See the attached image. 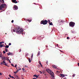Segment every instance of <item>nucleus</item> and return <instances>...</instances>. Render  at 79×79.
Masks as SVG:
<instances>
[{"label":"nucleus","mask_w":79,"mask_h":79,"mask_svg":"<svg viewBox=\"0 0 79 79\" xmlns=\"http://www.w3.org/2000/svg\"><path fill=\"white\" fill-rule=\"evenodd\" d=\"M13 32H16V33H22L23 31L21 30L20 27L17 26L16 28L13 30Z\"/></svg>","instance_id":"1"},{"label":"nucleus","mask_w":79,"mask_h":79,"mask_svg":"<svg viewBox=\"0 0 79 79\" xmlns=\"http://www.w3.org/2000/svg\"><path fill=\"white\" fill-rule=\"evenodd\" d=\"M2 60L3 61L2 62L1 64H4V65H5V66H7V64H6V63H5V61H6V59H7V57H2Z\"/></svg>","instance_id":"2"},{"label":"nucleus","mask_w":79,"mask_h":79,"mask_svg":"<svg viewBox=\"0 0 79 79\" xmlns=\"http://www.w3.org/2000/svg\"><path fill=\"white\" fill-rule=\"evenodd\" d=\"M46 71L48 72V73L49 74H50V75H51L52 76V77H54V75H53V73L52 71V70H51L50 69H46Z\"/></svg>","instance_id":"3"},{"label":"nucleus","mask_w":79,"mask_h":79,"mask_svg":"<svg viewBox=\"0 0 79 79\" xmlns=\"http://www.w3.org/2000/svg\"><path fill=\"white\" fill-rule=\"evenodd\" d=\"M47 20H42L40 23V24H43V25H45L47 24Z\"/></svg>","instance_id":"4"},{"label":"nucleus","mask_w":79,"mask_h":79,"mask_svg":"<svg viewBox=\"0 0 79 79\" xmlns=\"http://www.w3.org/2000/svg\"><path fill=\"white\" fill-rule=\"evenodd\" d=\"M69 25L70 27H74V25H75V23L73 22H71L69 23Z\"/></svg>","instance_id":"5"},{"label":"nucleus","mask_w":79,"mask_h":79,"mask_svg":"<svg viewBox=\"0 0 79 79\" xmlns=\"http://www.w3.org/2000/svg\"><path fill=\"white\" fill-rule=\"evenodd\" d=\"M6 6V4H0V10H2V8H4Z\"/></svg>","instance_id":"6"},{"label":"nucleus","mask_w":79,"mask_h":79,"mask_svg":"<svg viewBox=\"0 0 79 79\" xmlns=\"http://www.w3.org/2000/svg\"><path fill=\"white\" fill-rule=\"evenodd\" d=\"M18 9V6H14L13 7V10H16Z\"/></svg>","instance_id":"7"},{"label":"nucleus","mask_w":79,"mask_h":79,"mask_svg":"<svg viewBox=\"0 0 79 79\" xmlns=\"http://www.w3.org/2000/svg\"><path fill=\"white\" fill-rule=\"evenodd\" d=\"M12 2L14 3H18V2L16 1V0H12Z\"/></svg>","instance_id":"8"},{"label":"nucleus","mask_w":79,"mask_h":79,"mask_svg":"<svg viewBox=\"0 0 79 79\" xmlns=\"http://www.w3.org/2000/svg\"><path fill=\"white\" fill-rule=\"evenodd\" d=\"M60 76H61V77H65V74H60Z\"/></svg>","instance_id":"9"},{"label":"nucleus","mask_w":79,"mask_h":79,"mask_svg":"<svg viewBox=\"0 0 79 79\" xmlns=\"http://www.w3.org/2000/svg\"><path fill=\"white\" fill-rule=\"evenodd\" d=\"M26 21H28L29 23H30V22H31L32 21V20H29L28 19H26Z\"/></svg>","instance_id":"10"},{"label":"nucleus","mask_w":79,"mask_h":79,"mask_svg":"<svg viewBox=\"0 0 79 79\" xmlns=\"http://www.w3.org/2000/svg\"><path fill=\"white\" fill-rule=\"evenodd\" d=\"M52 68H55V69H56V68H57V66H55V65H52Z\"/></svg>","instance_id":"11"},{"label":"nucleus","mask_w":79,"mask_h":79,"mask_svg":"<svg viewBox=\"0 0 79 79\" xmlns=\"http://www.w3.org/2000/svg\"><path fill=\"white\" fill-rule=\"evenodd\" d=\"M31 60H32V59H33V53L31 54Z\"/></svg>","instance_id":"12"},{"label":"nucleus","mask_w":79,"mask_h":79,"mask_svg":"<svg viewBox=\"0 0 79 79\" xmlns=\"http://www.w3.org/2000/svg\"><path fill=\"white\" fill-rule=\"evenodd\" d=\"M40 55V52H39L38 53V54L37 55V56H39V55Z\"/></svg>","instance_id":"13"},{"label":"nucleus","mask_w":79,"mask_h":79,"mask_svg":"<svg viewBox=\"0 0 79 79\" xmlns=\"http://www.w3.org/2000/svg\"><path fill=\"white\" fill-rule=\"evenodd\" d=\"M33 76L34 77H36V78H37V77H38V76H37V75H36V74H35L33 75Z\"/></svg>","instance_id":"14"},{"label":"nucleus","mask_w":79,"mask_h":79,"mask_svg":"<svg viewBox=\"0 0 79 79\" xmlns=\"http://www.w3.org/2000/svg\"><path fill=\"white\" fill-rule=\"evenodd\" d=\"M28 60L30 63H31V58H28Z\"/></svg>","instance_id":"15"},{"label":"nucleus","mask_w":79,"mask_h":79,"mask_svg":"<svg viewBox=\"0 0 79 79\" xmlns=\"http://www.w3.org/2000/svg\"><path fill=\"white\" fill-rule=\"evenodd\" d=\"M5 48H9V46L6 45V46H5Z\"/></svg>","instance_id":"16"},{"label":"nucleus","mask_w":79,"mask_h":79,"mask_svg":"<svg viewBox=\"0 0 79 79\" xmlns=\"http://www.w3.org/2000/svg\"><path fill=\"white\" fill-rule=\"evenodd\" d=\"M0 2L2 3H4V0H0Z\"/></svg>","instance_id":"17"},{"label":"nucleus","mask_w":79,"mask_h":79,"mask_svg":"<svg viewBox=\"0 0 79 79\" xmlns=\"http://www.w3.org/2000/svg\"><path fill=\"white\" fill-rule=\"evenodd\" d=\"M49 24L51 26H53V24L52 23V22L49 23Z\"/></svg>","instance_id":"18"},{"label":"nucleus","mask_w":79,"mask_h":79,"mask_svg":"<svg viewBox=\"0 0 79 79\" xmlns=\"http://www.w3.org/2000/svg\"><path fill=\"white\" fill-rule=\"evenodd\" d=\"M3 44H1L0 45V48H2V47H3Z\"/></svg>","instance_id":"19"},{"label":"nucleus","mask_w":79,"mask_h":79,"mask_svg":"<svg viewBox=\"0 0 79 79\" xmlns=\"http://www.w3.org/2000/svg\"><path fill=\"white\" fill-rule=\"evenodd\" d=\"M7 61H8V60H9V63H11V61H10V59H7Z\"/></svg>","instance_id":"20"},{"label":"nucleus","mask_w":79,"mask_h":79,"mask_svg":"<svg viewBox=\"0 0 79 79\" xmlns=\"http://www.w3.org/2000/svg\"><path fill=\"white\" fill-rule=\"evenodd\" d=\"M47 23H51L50 20H48V21H47Z\"/></svg>","instance_id":"21"},{"label":"nucleus","mask_w":79,"mask_h":79,"mask_svg":"<svg viewBox=\"0 0 79 79\" xmlns=\"http://www.w3.org/2000/svg\"><path fill=\"white\" fill-rule=\"evenodd\" d=\"M61 23H64V20H61Z\"/></svg>","instance_id":"22"},{"label":"nucleus","mask_w":79,"mask_h":79,"mask_svg":"<svg viewBox=\"0 0 79 79\" xmlns=\"http://www.w3.org/2000/svg\"><path fill=\"white\" fill-rule=\"evenodd\" d=\"M10 54H11V52H8L7 53V55H10Z\"/></svg>","instance_id":"23"},{"label":"nucleus","mask_w":79,"mask_h":79,"mask_svg":"<svg viewBox=\"0 0 79 79\" xmlns=\"http://www.w3.org/2000/svg\"><path fill=\"white\" fill-rule=\"evenodd\" d=\"M5 50L6 52H8V50L6 48L5 49Z\"/></svg>","instance_id":"24"},{"label":"nucleus","mask_w":79,"mask_h":79,"mask_svg":"<svg viewBox=\"0 0 79 79\" xmlns=\"http://www.w3.org/2000/svg\"><path fill=\"white\" fill-rule=\"evenodd\" d=\"M2 52H1V53H0V58L2 57Z\"/></svg>","instance_id":"25"},{"label":"nucleus","mask_w":79,"mask_h":79,"mask_svg":"<svg viewBox=\"0 0 79 79\" xmlns=\"http://www.w3.org/2000/svg\"><path fill=\"white\" fill-rule=\"evenodd\" d=\"M22 69L23 71H24V70H25V69H24L23 68H22Z\"/></svg>","instance_id":"26"},{"label":"nucleus","mask_w":79,"mask_h":79,"mask_svg":"<svg viewBox=\"0 0 79 79\" xmlns=\"http://www.w3.org/2000/svg\"><path fill=\"white\" fill-rule=\"evenodd\" d=\"M18 73L17 71L16 72H14V73L15 74H16V73Z\"/></svg>","instance_id":"27"},{"label":"nucleus","mask_w":79,"mask_h":79,"mask_svg":"<svg viewBox=\"0 0 79 79\" xmlns=\"http://www.w3.org/2000/svg\"><path fill=\"white\" fill-rule=\"evenodd\" d=\"M42 73H43V74H45V72L44 71H42Z\"/></svg>","instance_id":"28"},{"label":"nucleus","mask_w":79,"mask_h":79,"mask_svg":"<svg viewBox=\"0 0 79 79\" xmlns=\"http://www.w3.org/2000/svg\"><path fill=\"white\" fill-rule=\"evenodd\" d=\"M3 42H0V45H1V44H2V43H3Z\"/></svg>","instance_id":"29"},{"label":"nucleus","mask_w":79,"mask_h":79,"mask_svg":"<svg viewBox=\"0 0 79 79\" xmlns=\"http://www.w3.org/2000/svg\"><path fill=\"white\" fill-rule=\"evenodd\" d=\"M19 52H21V49H19Z\"/></svg>","instance_id":"30"},{"label":"nucleus","mask_w":79,"mask_h":79,"mask_svg":"<svg viewBox=\"0 0 79 79\" xmlns=\"http://www.w3.org/2000/svg\"><path fill=\"white\" fill-rule=\"evenodd\" d=\"M39 72L40 73V74H42L43 73L41 71H40Z\"/></svg>","instance_id":"31"},{"label":"nucleus","mask_w":79,"mask_h":79,"mask_svg":"<svg viewBox=\"0 0 79 79\" xmlns=\"http://www.w3.org/2000/svg\"><path fill=\"white\" fill-rule=\"evenodd\" d=\"M11 78H12V79H14V77L13 76H11Z\"/></svg>","instance_id":"32"},{"label":"nucleus","mask_w":79,"mask_h":79,"mask_svg":"<svg viewBox=\"0 0 79 79\" xmlns=\"http://www.w3.org/2000/svg\"><path fill=\"white\" fill-rule=\"evenodd\" d=\"M17 64H16L15 66V68H17Z\"/></svg>","instance_id":"33"},{"label":"nucleus","mask_w":79,"mask_h":79,"mask_svg":"<svg viewBox=\"0 0 79 79\" xmlns=\"http://www.w3.org/2000/svg\"><path fill=\"white\" fill-rule=\"evenodd\" d=\"M11 45V43H9V45Z\"/></svg>","instance_id":"34"},{"label":"nucleus","mask_w":79,"mask_h":79,"mask_svg":"<svg viewBox=\"0 0 79 79\" xmlns=\"http://www.w3.org/2000/svg\"><path fill=\"white\" fill-rule=\"evenodd\" d=\"M3 53H4V54H5V53L6 52H5V51H3Z\"/></svg>","instance_id":"35"},{"label":"nucleus","mask_w":79,"mask_h":79,"mask_svg":"<svg viewBox=\"0 0 79 79\" xmlns=\"http://www.w3.org/2000/svg\"><path fill=\"white\" fill-rule=\"evenodd\" d=\"M9 77H11V75L10 74L9 75Z\"/></svg>","instance_id":"36"},{"label":"nucleus","mask_w":79,"mask_h":79,"mask_svg":"<svg viewBox=\"0 0 79 79\" xmlns=\"http://www.w3.org/2000/svg\"><path fill=\"white\" fill-rule=\"evenodd\" d=\"M14 22V20H12L11 23H13Z\"/></svg>","instance_id":"37"},{"label":"nucleus","mask_w":79,"mask_h":79,"mask_svg":"<svg viewBox=\"0 0 79 79\" xmlns=\"http://www.w3.org/2000/svg\"><path fill=\"white\" fill-rule=\"evenodd\" d=\"M25 67H26V68H28V66H26V65H25Z\"/></svg>","instance_id":"38"},{"label":"nucleus","mask_w":79,"mask_h":79,"mask_svg":"<svg viewBox=\"0 0 79 79\" xmlns=\"http://www.w3.org/2000/svg\"><path fill=\"white\" fill-rule=\"evenodd\" d=\"M74 76H75V75H73L72 77H74Z\"/></svg>","instance_id":"39"},{"label":"nucleus","mask_w":79,"mask_h":79,"mask_svg":"<svg viewBox=\"0 0 79 79\" xmlns=\"http://www.w3.org/2000/svg\"><path fill=\"white\" fill-rule=\"evenodd\" d=\"M40 65H41V67H42V68H43V67H42V64H40Z\"/></svg>","instance_id":"40"},{"label":"nucleus","mask_w":79,"mask_h":79,"mask_svg":"<svg viewBox=\"0 0 79 79\" xmlns=\"http://www.w3.org/2000/svg\"><path fill=\"white\" fill-rule=\"evenodd\" d=\"M11 66H12L15 67V66H14V65H13V64H11Z\"/></svg>","instance_id":"41"},{"label":"nucleus","mask_w":79,"mask_h":79,"mask_svg":"<svg viewBox=\"0 0 79 79\" xmlns=\"http://www.w3.org/2000/svg\"><path fill=\"white\" fill-rule=\"evenodd\" d=\"M46 64H48V61H46Z\"/></svg>","instance_id":"42"},{"label":"nucleus","mask_w":79,"mask_h":79,"mask_svg":"<svg viewBox=\"0 0 79 79\" xmlns=\"http://www.w3.org/2000/svg\"><path fill=\"white\" fill-rule=\"evenodd\" d=\"M17 72H19V70H17Z\"/></svg>","instance_id":"43"},{"label":"nucleus","mask_w":79,"mask_h":79,"mask_svg":"<svg viewBox=\"0 0 79 79\" xmlns=\"http://www.w3.org/2000/svg\"><path fill=\"white\" fill-rule=\"evenodd\" d=\"M21 68H19V70H21Z\"/></svg>","instance_id":"44"},{"label":"nucleus","mask_w":79,"mask_h":79,"mask_svg":"<svg viewBox=\"0 0 79 79\" xmlns=\"http://www.w3.org/2000/svg\"><path fill=\"white\" fill-rule=\"evenodd\" d=\"M39 63L40 64H40H41V63H40V62L39 61Z\"/></svg>","instance_id":"45"},{"label":"nucleus","mask_w":79,"mask_h":79,"mask_svg":"<svg viewBox=\"0 0 79 79\" xmlns=\"http://www.w3.org/2000/svg\"><path fill=\"white\" fill-rule=\"evenodd\" d=\"M67 39H69V37H67Z\"/></svg>","instance_id":"46"},{"label":"nucleus","mask_w":79,"mask_h":79,"mask_svg":"<svg viewBox=\"0 0 79 79\" xmlns=\"http://www.w3.org/2000/svg\"><path fill=\"white\" fill-rule=\"evenodd\" d=\"M12 55V53H10V55Z\"/></svg>","instance_id":"47"},{"label":"nucleus","mask_w":79,"mask_h":79,"mask_svg":"<svg viewBox=\"0 0 79 79\" xmlns=\"http://www.w3.org/2000/svg\"><path fill=\"white\" fill-rule=\"evenodd\" d=\"M77 64H78V66H79V63H77Z\"/></svg>","instance_id":"48"},{"label":"nucleus","mask_w":79,"mask_h":79,"mask_svg":"<svg viewBox=\"0 0 79 79\" xmlns=\"http://www.w3.org/2000/svg\"><path fill=\"white\" fill-rule=\"evenodd\" d=\"M33 79H37V78H33Z\"/></svg>","instance_id":"49"},{"label":"nucleus","mask_w":79,"mask_h":79,"mask_svg":"<svg viewBox=\"0 0 79 79\" xmlns=\"http://www.w3.org/2000/svg\"><path fill=\"white\" fill-rule=\"evenodd\" d=\"M0 75H2V73H0Z\"/></svg>","instance_id":"50"},{"label":"nucleus","mask_w":79,"mask_h":79,"mask_svg":"<svg viewBox=\"0 0 79 79\" xmlns=\"http://www.w3.org/2000/svg\"><path fill=\"white\" fill-rule=\"evenodd\" d=\"M56 45H57V46H58V44H57Z\"/></svg>","instance_id":"51"},{"label":"nucleus","mask_w":79,"mask_h":79,"mask_svg":"<svg viewBox=\"0 0 79 79\" xmlns=\"http://www.w3.org/2000/svg\"><path fill=\"white\" fill-rule=\"evenodd\" d=\"M58 72H59L58 71H56V72H57V73H58Z\"/></svg>","instance_id":"52"},{"label":"nucleus","mask_w":79,"mask_h":79,"mask_svg":"<svg viewBox=\"0 0 79 79\" xmlns=\"http://www.w3.org/2000/svg\"><path fill=\"white\" fill-rule=\"evenodd\" d=\"M67 75H65V76H67Z\"/></svg>","instance_id":"53"},{"label":"nucleus","mask_w":79,"mask_h":79,"mask_svg":"<svg viewBox=\"0 0 79 79\" xmlns=\"http://www.w3.org/2000/svg\"><path fill=\"white\" fill-rule=\"evenodd\" d=\"M17 77H18L17 76H16Z\"/></svg>","instance_id":"54"},{"label":"nucleus","mask_w":79,"mask_h":79,"mask_svg":"<svg viewBox=\"0 0 79 79\" xmlns=\"http://www.w3.org/2000/svg\"><path fill=\"white\" fill-rule=\"evenodd\" d=\"M16 69H17V68H16Z\"/></svg>","instance_id":"55"},{"label":"nucleus","mask_w":79,"mask_h":79,"mask_svg":"<svg viewBox=\"0 0 79 79\" xmlns=\"http://www.w3.org/2000/svg\"><path fill=\"white\" fill-rule=\"evenodd\" d=\"M5 34H6V33Z\"/></svg>","instance_id":"56"},{"label":"nucleus","mask_w":79,"mask_h":79,"mask_svg":"<svg viewBox=\"0 0 79 79\" xmlns=\"http://www.w3.org/2000/svg\"><path fill=\"white\" fill-rule=\"evenodd\" d=\"M44 75H46V74H44Z\"/></svg>","instance_id":"57"},{"label":"nucleus","mask_w":79,"mask_h":79,"mask_svg":"<svg viewBox=\"0 0 79 79\" xmlns=\"http://www.w3.org/2000/svg\"><path fill=\"white\" fill-rule=\"evenodd\" d=\"M8 79H10L9 78Z\"/></svg>","instance_id":"58"},{"label":"nucleus","mask_w":79,"mask_h":79,"mask_svg":"<svg viewBox=\"0 0 79 79\" xmlns=\"http://www.w3.org/2000/svg\"><path fill=\"white\" fill-rule=\"evenodd\" d=\"M0 53H1V52H0Z\"/></svg>","instance_id":"59"},{"label":"nucleus","mask_w":79,"mask_h":79,"mask_svg":"<svg viewBox=\"0 0 79 79\" xmlns=\"http://www.w3.org/2000/svg\"><path fill=\"white\" fill-rule=\"evenodd\" d=\"M38 76H39V75H38Z\"/></svg>","instance_id":"60"}]
</instances>
